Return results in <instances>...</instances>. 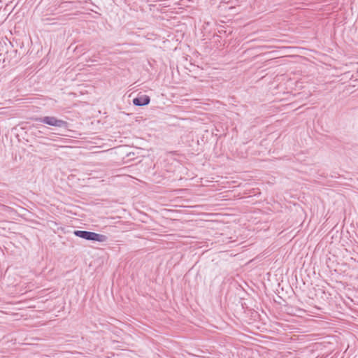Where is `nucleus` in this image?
I'll use <instances>...</instances> for the list:
<instances>
[{"mask_svg": "<svg viewBox=\"0 0 358 358\" xmlns=\"http://www.w3.org/2000/svg\"><path fill=\"white\" fill-rule=\"evenodd\" d=\"M73 234L76 236L87 241L106 242L108 240V237L106 235L88 231L75 230Z\"/></svg>", "mask_w": 358, "mask_h": 358, "instance_id": "obj_1", "label": "nucleus"}, {"mask_svg": "<svg viewBox=\"0 0 358 358\" xmlns=\"http://www.w3.org/2000/svg\"><path fill=\"white\" fill-rule=\"evenodd\" d=\"M36 120L45 124L59 128L67 129L69 127V123L67 122L58 119L55 116H45L36 118Z\"/></svg>", "mask_w": 358, "mask_h": 358, "instance_id": "obj_2", "label": "nucleus"}, {"mask_svg": "<svg viewBox=\"0 0 358 358\" xmlns=\"http://www.w3.org/2000/svg\"><path fill=\"white\" fill-rule=\"evenodd\" d=\"M150 102V98L146 94L138 96L133 99V103L136 106H143L149 104Z\"/></svg>", "mask_w": 358, "mask_h": 358, "instance_id": "obj_3", "label": "nucleus"}]
</instances>
